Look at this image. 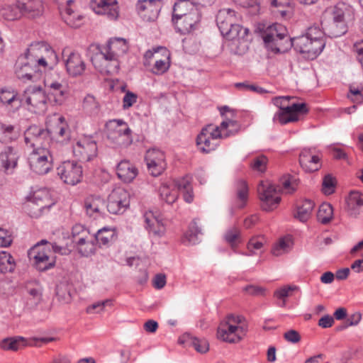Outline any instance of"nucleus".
<instances>
[{"instance_id": "obj_57", "label": "nucleus", "mask_w": 363, "mask_h": 363, "mask_svg": "<svg viewBox=\"0 0 363 363\" xmlns=\"http://www.w3.org/2000/svg\"><path fill=\"white\" fill-rule=\"evenodd\" d=\"M111 304L112 301L111 299H106L101 301H98L87 307L86 312L88 313H92L94 311H96V313H99L103 311L104 307L107 306H111Z\"/></svg>"}, {"instance_id": "obj_27", "label": "nucleus", "mask_w": 363, "mask_h": 363, "mask_svg": "<svg viewBox=\"0 0 363 363\" xmlns=\"http://www.w3.org/2000/svg\"><path fill=\"white\" fill-rule=\"evenodd\" d=\"M23 16L28 18H35L40 16L44 11L43 4L41 0L19 1Z\"/></svg>"}, {"instance_id": "obj_16", "label": "nucleus", "mask_w": 363, "mask_h": 363, "mask_svg": "<svg viewBox=\"0 0 363 363\" xmlns=\"http://www.w3.org/2000/svg\"><path fill=\"white\" fill-rule=\"evenodd\" d=\"M286 28L281 24L274 23L267 28L262 33V38L266 45L275 52H281L279 42L286 37Z\"/></svg>"}, {"instance_id": "obj_11", "label": "nucleus", "mask_w": 363, "mask_h": 363, "mask_svg": "<svg viewBox=\"0 0 363 363\" xmlns=\"http://www.w3.org/2000/svg\"><path fill=\"white\" fill-rule=\"evenodd\" d=\"M50 252L49 247L40 250L39 243H37L28 251V257L33 259V264L37 270L45 272L55 265V257L50 256Z\"/></svg>"}, {"instance_id": "obj_2", "label": "nucleus", "mask_w": 363, "mask_h": 363, "mask_svg": "<svg viewBox=\"0 0 363 363\" xmlns=\"http://www.w3.org/2000/svg\"><path fill=\"white\" fill-rule=\"evenodd\" d=\"M128 50L126 40L121 38L110 39L105 47L91 44L89 48L90 52H95L96 57H101L105 61L112 63V66L116 69L119 67L118 57L126 53Z\"/></svg>"}, {"instance_id": "obj_44", "label": "nucleus", "mask_w": 363, "mask_h": 363, "mask_svg": "<svg viewBox=\"0 0 363 363\" xmlns=\"http://www.w3.org/2000/svg\"><path fill=\"white\" fill-rule=\"evenodd\" d=\"M3 16L8 21H14L23 16L21 8H20L19 1L16 4L10 5L4 9Z\"/></svg>"}, {"instance_id": "obj_35", "label": "nucleus", "mask_w": 363, "mask_h": 363, "mask_svg": "<svg viewBox=\"0 0 363 363\" xmlns=\"http://www.w3.org/2000/svg\"><path fill=\"white\" fill-rule=\"evenodd\" d=\"M249 30L243 28L236 22L229 27L221 35L228 40H244L247 35Z\"/></svg>"}, {"instance_id": "obj_25", "label": "nucleus", "mask_w": 363, "mask_h": 363, "mask_svg": "<svg viewBox=\"0 0 363 363\" xmlns=\"http://www.w3.org/2000/svg\"><path fill=\"white\" fill-rule=\"evenodd\" d=\"M20 153L18 148L8 146L0 153V164L6 173H11L17 167Z\"/></svg>"}, {"instance_id": "obj_7", "label": "nucleus", "mask_w": 363, "mask_h": 363, "mask_svg": "<svg viewBox=\"0 0 363 363\" xmlns=\"http://www.w3.org/2000/svg\"><path fill=\"white\" fill-rule=\"evenodd\" d=\"M52 156L47 148L33 149L28 157L30 169L38 174H47L52 167Z\"/></svg>"}, {"instance_id": "obj_13", "label": "nucleus", "mask_w": 363, "mask_h": 363, "mask_svg": "<svg viewBox=\"0 0 363 363\" xmlns=\"http://www.w3.org/2000/svg\"><path fill=\"white\" fill-rule=\"evenodd\" d=\"M57 174L67 184L75 185L82 177V167L74 161H65L57 168Z\"/></svg>"}, {"instance_id": "obj_8", "label": "nucleus", "mask_w": 363, "mask_h": 363, "mask_svg": "<svg viewBox=\"0 0 363 363\" xmlns=\"http://www.w3.org/2000/svg\"><path fill=\"white\" fill-rule=\"evenodd\" d=\"M130 206V194L122 187L112 190L108 195L106 208L110 213L122 214Z\"/></svg>"}, {"instance_id": "obj_41", "label": "nucleus", "mask_w": 363, "mask_h": 363, "mask_svg": "<svg viewBox=\"0 0 363 363\" xmlns=\"http://www.w3.org/2000/svg\"><path fill=\"white\" fill-rule=\"evenodd\" d=\"M16 267V262L12 255L6 252H0V272L5 274L13 272Z\"/></svg>"}, {"instance_id": "obj_53", "label": "nucleus", "mask_w": 363, "mask_h": 363, "mask_svg": "<svg viewBox=\"0 0 363 363\" xmlns=\"http://www.w3.org/2000/svg\"><path fill=\"white\" fill-rule=\"evenodd\" d=\"M303 36H307L308 38L314 40L324 41L323 35H325L324 30H320L318 26H311L308 28L307 32Z\"/></svg>"}, {"instance_id": "obj_52", "label": "nucleus", "mask_w": 363, "mask_h": 363, "mask_svg": "<svg viewBox=\"0 0 363 363\" xmlns=\"http://www.w3.org/2000/svg\"><path fill=\"white\" fill-rule=\"evenodd\" d=\"M83 107L89 111L91 113H96L99 111V105L94 96L89 94L84 99Z\"/></svg>"}, {"instance_id": "obj_55", "label": "nucleus", "mask_w": 363, "mask_h": 363, "mask_svg": "<svg viewBox=\"0 0 363 363\" xmlns=\"http://www.w3.org/2000/svg\"><path fill=\"white\" fill-rule=\"evenodd\" d=\"M160 194L161 199L168 204L173 203L177 198V193L169 191V188L166 186H163L160 188Z\"/></svg>"}, {"instance_id": "obj_29", "label": "nucleus", "mask_w": 363, "mask_h": 363, "mask_svg": "<svg viewBox=\"0 0 363 363\" xmlns=\"http://www.w3.org/2000/svg\"><path fill=\"white\" fill-rule=\"evenodd\" d=\"M137 168L128 160L121 161L116 167V174L124 182H132L138 175Z\"/></svg>"}, {"instance_id": "obj_38", "label": "nucleus", "mask_w": 363, "mask_h": 363, "mask_svg": "<svg viewBox=\"0 0 363 363\" xmlns=\"http://www.w3.org/2000/svg\"><path fill=\"white\" fill-rule=\"evenodd\" d=\"M105 202L100 197L88 198L84 201V207L90 216L100 213L104 209Z\"/></svg>"}, {"instance_id": "obj_14", "label": "nucleus", "mask_w": 363, "mask_h": 363, "mask_svg": "<svg viewBox=\"0 0 363 363\" xmlns=\"http://www.w3.org/2000/svg\"><path fill=\"white\" fill-rule=\"evenodd\" d=\"M96 142L92 136H84L73 146V152L79 160L88 162L97 155Z\"/></svg>"}, {"instance_id": "obj_47", "label": "nucleus", "mask_w": 363, "mask_h": 363, "mask_svg": "<svg viewBox=\"0 0 363 363\" xmlns=\"http://www.w3.org/2000/svg\"><path fill=\"white\" fill-rule=\"evenodd\" d=\"M145 161L149 162L166 163L164 153L156 148L150 149L146 152Z\"/></svg>"}, {"instance_id": "obj_4", "label": "nucleus", "mask_w": 363, "mask_h": 363, "mask_svg": "<svg viewBox=\"0 0 363 363\" xmlns=\"http://www.w3.org/2000/svg\"><path fill=\"white\" fill-rule=\"evenodd\" d=\"M232 134L231 131L222 134L219 127L210 124L203 128L196 138V145L199 150L203 153H209L215 150L219 145L218 140L227 138Z\"/></svg>"}, {"instance_id": "obj_30", "label": "nucleus", "mask_w": 363, "mask_h": 363, "mask_svg": "<svg viewBox=\"0 0 363 363\" xmlns=\"http://www.w3.org/2000/svg\"><path fill=\"white\" fill-rule=\"evenodd\" d=\"M346 211L352 217H357L363 206V195L359 191H351L346 201Z\"/></svg>"}, {"instance_id": "obj_5", "label": "nucleus", "mask_w": 363, "mask_h": 363, "mask_svg": "<svg viewBox=\"0 0 363 363\" xmlns=\"http://www.w3.org/2000/svg\"><path fill=\"white\" fill-rule=\"evenodd\" d=\"M286 48L293 47L296 52L302 54L305 58L314 60L325 48V41L313 40L307 36L300 35L290 38Z\"/></svg>"}, {"instance_id": "obj_22", "label": "nucleus", "mask_w": 363, "mask_h": 363, "mask_svg": "<svg viewBox=\"0 0 363 363\" xmlns=\"http://www.w3.org/2000/svg\"><path fill=\"white\" fill-rule=\"evenodd\" d=\"M25 306L32 310L42 301L43 287L38 281H30L25 286Z\"/></svg>"}, {"instance_id": "obj_48", "label": "nucleus", "mask_w": 363, "mask_h": 363, "mask_svg": "<svg viewBox=\"0 0 363 363\" xmlns=\"http://www.w3.org/2000/svg\"><path fill=\"white\" fill-rule=\"evenodd\" d=\"M291 244L289 238H281L278 243L273 247L272 252L274 256H280L290 250Z\"/></svg>"}, {"instance_id": "obj_46", "label": "nucleus", "mask_w": 363, "mask_h": 363, "mask_svg": "<svg viewBox=\"0 0 363 363\" xmlns=\"http://www.w3.org/2000/svg\"><path fill=\"white\" fill-rule=\"evenodd\" d=\"M23 340L22 337H6L1 341L0 347L4 350L17 351Z\"/></svg>"}, {"instance_id": "obj_49", "label": "nucleus", "mask_w": 363, "mask_h": 363, "mask_svg": "<svg viewBox=\"0 0 363 363\" xmlns=\"http://www.w3.org/2000/svg\"><path fill=\"white\" fill-rule=\"evenodd\" d=\"M169 54H167L166 60H156L152 69V72L155 74L160 75L166 72L169 69Z\"/></svg>"}, {"instance_id": "obj_39", "label": "nucleus", "mask_w": 363, "mask_h": 363, "mask_svg": "<svg viewBox=\"0 0 363 363\" xmlns=\"http://www.w3.org/2000/svg\"><path fill=\"white\" fill-rule=\"evenodd\" d=\"M183 338L187 344L193 346L200 353H205L209 350V345L206 339H199L189 333L184 334Z\"/></svg>"}, {"instance_id": "obj_54", "label": "nucleus", "mask_w": 363, "mask_h": 363, "mask_svg": "<svg viewBox=\"0 0 363 363\" xmlns=\"http://www.w3.org/2000/svg\"><path fill=\"white\" fill-rule=\"evenodd\" d=\"M323 191L325 194H331L335 191V179L330 175L327 174L323 180Z\"/></svg>"}, {"instance_id": "obj_17", "label": "nucleus", "mask_w": 363, "mask_h": 363, "mask_svg": "<svg viewBox=\"0 0 363 363\" xmlns=\"http://www.w3.org/2000/svg\"><path fill=\"white\" fill-rule=\"evenodd\" d=\"M201 18L200 11H193L188 15L172 20L176 32L181 35H186L199 28Z\"/></svg>"}, {"instance_id": "obj_24", "label": "nucleus", "mask_w": 363, "mask_h": 363, "mask_svg": "<svg viewBox=\"0 0 363 363\" xmlns=\"http://www.w3.org/2000/svg\"><path fill=\"white\" fill-rule=\"evenodd\" d=\"M321 26L325 35L331 38H339L347 31V23H343L341 21H336L326 16H324Z\"/></svg>"}, {"instance_id": "obj_12", "label": "nucleus", "mask_w": 363, "mask_h": 363, "mask_svg": "<svg viewBox=\"0 0 363 363\" xmlns=\"http://www.w3.org/2000/svg\"><path fill=\"white\" fill-rule=\"evenodd\" d=\"M53 205L54 202L51 199L49 193L46 190H39L34 192L27 207L30 211V216L33 218H38L45 211H49Z\"/></svg>"}, {"instance_id": "obj_58", "label": "nucleus", "mask_w": 363, "mask_h": 363, "mask_svg": "<svg viewBox=\"0 0 363 363\" xmlns=\"http://www.w3.org/2000/svg\"><path fill=\"white\" fill-rule=\"evenodd\" d=\"M240 230L235 227L228 229L225 234V240L232 247H234L235 240L238 238Z\"/></svg>"}, {"instance_id": "obj_56", "label": "nucleus", "mask_w": 363, "mask_h": 363, "mask_svg": "<svg viewBox=\"0 0 363 363\" xmlns=\"http://www.w3.org/2000/svg\"><path fill=\"white\" fill-rule=\"evenodd\" d=\"M72 242L74 244L76 242V240L80 238V237H89V232L82 225L76 224L72 227Z\"/></svg>"}, {"instance_id": "obj_60", "label": "nucleus", "mask_w": 363, "mask_h": 363, "mask_svg": "<svg viewBox=\"0 0 363 363\" xmlns=\"http://www.w3.org/2000/svg\"><path fill=\"white\" fill-rule=\"evenodd\" d=\"M310 158V163L306 165L304 169L310 172L318 171L321 167L320 157L318 155H313L312 157Z\"/></svg>"}, {"instance_id": "obj_1", "label": "nucleus", "mask_w": 363, "mask_h": 363, "mask_svg": "<svg viewBox=\"0 0 363 363\" xmlns=\"http://www.w3.org/2000/svg\"><path fill=\"white\" fill-rule=\"evenodd\" d=\"M43 52L54 57L56 63L57 56L55 51L48 48L43 42H35L30 45L23 55H20L15 65V74L17 78L23 82L38 80L43 70L48 65V60L43 56Z\"/></svg>"}, {"instance_id": "obj_31", "label": "nucleus", "mask_w": 363, "mask_h": 363, "mask_svg": "<svg viewBox=\"0 0 363 363\" xmlns=\"http://www.w3.org/2000/svg\"><path fill=\"white\" fill-rule=\"evenodd\" d=\"M193 11H200L198 5L190 0H178L173 6L172 20L188 15L189 13H193Z\"/></svg>"}, {"instance_id": "obj_18", "label": "nucleus", "mask_w": 363, "mask_h": 363, "mask_svg": "<svg viewBox=\"0 0 363 363\" xmlns=\"http://www.w3.org/2000/svg\"><path fill=\"white\" fill-rule=\"evenodd\" d=\"M162 6V0H138L135 9L145 21H154L159 16Z\"/></svg>"}, {"instance_id": "obj_21", "label": "nucleus", "mask_w": 363, "mask_h": 363, "mask_svg": "<svg viewBox=\"0 0 363 363\" xmlns=\"http://www.w3.org/2000/svg\"><path fill=\"white\" fill-rule=\"evenodd\" d=\"M21 99H23V104H26L39 110L45 108V104L48 100L46 92L40 86L27 89Z\"/></svg>"}, {"instance_id": "obj_28", "label": "nucleus", "mask_w": 363, "mask_h": 363, "mask_svg": "<svg viewBox=\"0 0 363 363\" xmlns=\"http://www.w3.org/2000/svg\"><path fill=\"white\" fill-rule=\"evenodd\" d=\"M237 20L235 11L231 9L219 10L216 18V24L221 34L237 22Z\"/></svg>"}, {"instance_id": "obj_32", "label": "nucleus", "mask_w": 363, "mask_h": 363, "mask_svg": "<svg viewBox=\"0 0 363 363\" xmlns=\"http://www.w3.org/2000/svg\"><path fill=\"white\" fill-rule=\"evenodd\" d=\"M0 102L4 105L18 109L23 104V99L14 91L2 89L0 91Z\"/></svg>"}, {"instance_id": "obj_64", "label": "nucleus", "mask_w": 363, "mask_h": 363, "mask_svg": "<svg viewBox=\"0 0 363 363\" xmlns=\"http://www.w3.org/2000/svg\"><path fill=\"white\" fill-rule=\"evenodd\" d=\"M243 290L249 295L252 296H263L265 292V289L255 285H247Z\"/></svg>"}, {"instance_id": "obj_9", "label": "nucleus", "mask_w": 363, "mask_h": 363, "mask_svg": "<svg viewBox=\"0 0 363 363\" xmlns=\"http://www.w3.org/2000/svg\"><path fill=\"white\" fill-rule=\"evenodd\" d=\"M278 191L274 184L260 182L257 186V192L261 201V208L264 211H270L277 208L281 201Z\"/></svg>"}, {"instance_id": "obj_42", "label": "nucleus", "mask_w": 363, "mask_h": 363, "mask_svg": "<svg viewBox=\"0 0 363 363\" xmlns=\"http://www.w3.org/2000/svg\"><path fill=\"white\" fill-rule=\"evenodd\" d=\"M333 217V206L328 203H323L317 213V218L322 224H328Z\"/></svg>"}, {"instance_id": "obj_43", "label": "nucleus", "mask_w": 363, "mask_h": 363, "mask_svg": "<svg viewBox=\"0 0 363 363\" xmlns=\"http://www.w3.org/2000/svg\"><path fill=\"white\" fill-rule=\"evenodd\" d=\"M17 136L18 133L15 131L13 125L0 123V141L2 143L11 142Z\"/></svg>"}, {"instance_id": "obj_6", "label": "nucleus", "mask_w": 363, "mask_h": 363, "mask_svg": "<svg viewBox=\"0 0 363 363\" xmlns=\"http://www.w3.org/2000/svg\"><path fill=\"white\" fill-rule=\"evenodd\" d=\"M107 137L118 146H128L132 143L131 130L128 124L120 119L109 121L106 124Z\"/></svg>"}, {"instance_id": "obj_15", "label": "nucleus", "mask_w": 363, "mask_h": 363, "mask_svg": "<svg viewBox=\"0 0 363 363\" xmlns=\"http://www.w3.org/2000/svg\"><path fill=\"white\" fill-rule=\"evenodd\" d=\"M245 331L243 325H236L224 320L218 328L217 337L224 342L235 343L241 340Z\"/></svg>"}, {"instance_id": "obj_61", "label": "nucleus", "mask_w": 363, "mask_h": 363, "mask_svg": "<svg viewBox=\"0 0 363 363\" xmlns=\"http://www.w3.org/2000/svg\"><path fill=\"white\" fill-rule=\"evenodd\" d=\"M267 162V157L264 155H261L254 160L253 162L251 164V167L253 169L262 172L266 169Z\"/></svg>"}, {"instance_id": "obj_23", "label": "nucleus", "mask_w": 363, "mask_h": 363, "mask_svg": "<svg viewBox=\"0 0 363 363\" xmlns=\"http://www.w3.org/2000/svg\"><path fill=\"white\" fill-rule=\"evenodd\" d=\"M324 16L336 21H341L343 23H347V21L353 18L354 9L350 4L340 1L337 3L334 7L327 10Z\"/></svg>"}, {"instance_id": "obj_62", "label": "nucleus", "mask_w": 363, "mask_h": 363, "mask_svg": "<svg viewBox=\"0 0 363 363\" xmlns=\"http://www.w3.org/2000/svg\"><path fill=\"white\" fill-rule=\"evenodd\" d=\"M264 243V238L255 237L251 238L247 243V249L255 253L254 250H260Z\"/></svg>"}, {"instance_id": "obj_36", "label": "nucleus", "mask_w": 363, "mask_h": 363, "mask_svg": "<svg viewBox=\"0 0 363 363\" xmlns=\"http://www.w3.org/2000/svg\"><path fill=\"white\" fill-rule=\"evenodd\" d=\"M115 230L108 228H104L97 231L94 240L98 242L99 247L109 246L116 240Z\"/></svg>"}, {"instance_id": "obj_37", "label": "nucleus", "mask_w": 363, "mask_h": 363, "mask_svg": "<svg viewBox=\"0 0 363 363\" xmlns=\"http://www.w3.org/2000/svg\"><path fill=\"white\" fill-rule=\"evenodd\" d=\"M145 228L148 230L149 233L152 234L155 238H162L164 235L166 228L161 220L154 218L150 219L145 218Z\"/></svg>"}, {"instance_id": "obj_50", "label": "nucleus", "mask_w": 363, "mask_h": 363, "mask_svg": "<svg viewBox=\"0 0 363 363\" xmlns=\"http://www.w3.org/2000/svg\"><path fill=\"white\" fill-rule=\"evenodd\" d=\"M56 296L63 303H68L71 300V294L68 287L65 284H60L56 286Z\"/></svg>"}, {"instance_id": "obj_20", "label": "nucleus", "mask_w": 363, "mask_h": 363, "mask_svg": "<svg viewBox=\"0 0 363 363\" xmlns=\"http://www.w3.org/2000/svg\"><path fill=\"white\" fill-rule=\"evenodd\" d=\"M65 65L66 71L71 77L82 76L86 70V63L82 55L77 52H71L65 57V52H63Z\"/></svg>"}, {"instance_id": "obj_51", "label": "nucleus", "mask_w": 363, "mask_h": 363, "mask_svg": "<svg viewBox=\"0 0 363 363\" xmlns=\"http://www.w3.org/2000/svg\"><path fill=\"white\" fill-rule=\"evenodd\" d=\"M145 162L147 170L152 177L160 176L167 167V163Z\"/></svg>"}, {"instance_id": "obj_59", "label": "nucleus", "mask_w": 363, "mask_h": 363, "mask_svg": "<svg viewBox=\"0 0 363 363\" xmlns=\"http://www.w3.org/2000/svg\"><path fill=\"white\" fill-rule=\"evenodd\" d=\"M12 243V236L10 231L0 228V247H7Z\"/></svg>"}, {"instance_id": "obj_63", "label": "nucleus", "mask_w": 363, "mask_h": 363, "mask_svg": "<svg viewBox=\"0 0 363 363\" xmlns=\"http://www.w3.org/2000/svg\"><path fill=\"white\" fill-rule=\"evenodd\" d=\"M138 96L131 92L127 91L123 99V109H128L131 107L137 101Z\"/></svg>"}, {"instance_id": "obj_34", "label": "nucleus", "mask_w": 363, "mask_h": 363, "mask_svg": "<svg viewBox=\"0 0 363 363\" xmlns=\"http://www.w3.org/2000/svg\"><path fill=\"white\" fill-rule=\"evenodd\" d=\"M314 203L310 199H305L296 205V211L294 213V218L301 222H306L311 217V212L314 208Z\"/></svg>"}, {"instance_id": "obj_19", "label": "nucleus", "mask_w": 363, "mask_h": 363, "mask_svg": "<svg viewBox=\"0 0 363 363\" xmlns=\"http://www.w3.org/2000/svg\"><path fill=\"white\" fill-rule=\"evenodd\" d=\"M90 6L96 13L104 15L111 21L118 18L119 7L116 0H91Z\"/></svg>"}, {"instance_id": "obj_40", "label": "nucleus", "mask_w": 363, "mask_h": 363, "mask_svg": "<svg viewBox=\"0 0 363 363\" xmlns=\"http://www.w3.org/2000/svg\"><path fill=\"white\" fill-rule=\"evenodd\" d=\"M235 187L237 200L239 202L238 206L242 208L245 206L248 199V186L245 180L239 179L236 182Z\"/></svg>"}, {"instance_id": "obj_10", "label": "nucleus", "mask_w": 363, "mask_h": 363, "mask_svg": "<svg viewBox=\"0 0 363 363\" xmlns=\"http://www.w3.org/2000/svg\"><path fill=\"white\" fill-rule=\"evenodd\" d=\"M52 131L41 126L30 125L25 132V143L33 149L45 148L43 146L49 143Z\"/></svg>"}, {"instance_id": "obj_26", "label": "nucleus", "mask_w": 363, "mask_h": 363, "mask_svg": "<svg viewBox=\"0 0 363 363\" xmlns=\"http://www.w3.org/2000/svg\"><path fill=\"white\" fill-rule=\"evenodd\" d=\"M46 86L48 100L53 101L56 104H62L68 94L67 86L58 82H52Z\"/></svg>"}, {"instance_id": "obj_3", "label": "nucleus", "mask_w": 363, "mask_h": 363, "mask_svg": "<svg viewBox=\"0 0 363 363\" xmlns=\"http://www.w3.org/2000/svg\"><path fill=\"white\" fill-rule=\"evenodd\" d=\"M291 99V97L286 96H276L272 99L273 104L279 108L274 115V122H279L281 125L295 122L298 120V113L303 114L308 112V110L305 103H294L290 106H285V103L288 102Z\"/></svg>"}, {"instance_id": "obj_33", "label": "nucleus", "mask_w": 363, "mask_h": 363, "mask_svg": "<svg viewBox=\"0 0 363 363\" xmlns=\"http://www.w3.org/2000/svg\"><path fill=\"white\" fill-rule=\"evenodd\" d=\"M89 237H80L76 240L74 244L78 252L82 257H89L94 255L96 252L95 240L94 239L89 240Z\"/></svg>"}, {"instance_id": "obj_45", "label": "nucleus", "mask_w": 363, "mask_h": 363, "mask_svg": "<svg viewBox=\"0 0 363 363\" xmlns=\"http://www.w3.org/2000/svg\"><path fill=\"white\" fill-rule=\"evenodd\" d=\"M201 228L198 225L196 220H194L189 227L188 231L185 233V239L189 243L195 245L199 241V235H202Z\"/></svg>"}]
</instances>
